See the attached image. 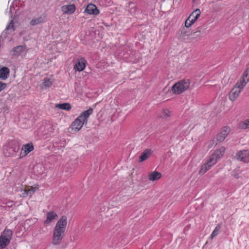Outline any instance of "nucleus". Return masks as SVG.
<instances>
[{"label": "nucleus", "mask_w": 249, "mask_h": 249, "mask_svg": "<svg viewBox=\"0 0 249 249\" xmlns=\"http://www.w3.org/2000/svg\"><path fill=\"white\" fill-rule=\"evenodd\" d=\"M67 224V217L65 215L61 217L57 222L53 231L52 243L54 245H59L65 235Z\"/></svg>", "instance_id": "f257e3e1"}, {"label": "nucleus", "mask_w": 249, "mask_h": 249, "mask_svg": "<svg viewBox=\"0 0 249 249\" xmlns=\"http://www.w3.org/2000/svg\"><path fill=\"white\" fill-rule=\"evenodd\" d=\"M93 109L89 108L87 110L84 111L80 116L78 117L71 124L70 128L75 131H79L83 126V124L87 123V119L89 116L92 114Z\"/></svg>", "instance_id": "f03ea898"}, {"label": "nucleus", "mask_w": 249, "mask_h": 249, "mask_svg": "<svg viewBox=\"0 0 249 249\" xmlns=\"http://www.w3.org/2000/svg\"><path fill=\"white\" fill-rule=\"evenodd\" d=\"M189 86V80H182L174 84L172 87V90L174 94H179L187 90Z\"/></svg>", "instance_id": "7ed1b4c3"}, {"label": "nucleus", "mask_w": 249, "mask_h": 249, "mask_svg": "<svg viewBox=\"0 0 249 249\" xmlns=\"http://www.w3.org/2000/svg\"><path fill=\"white\" fill-rule=\"evenodd\" d=\"M12 236L10 230H4L0 236V249L5 248L10 243Z\"/></svg>", "instance_id": "20e7f679"}, {"label": "nucleus", "mask_w": 249, "mask_h": 249, "mask_svg": "<svg viewBox=\"0 0 249 249\" xmlns=\"http://www.w3.org/2000/svg\"><path fill=\"white\" fill-rule=\"evenodd\" d=\"M216 162H217L215 161V160L214 159V158H212L210 157L208 161L202 165L200 170L199 171V174H204L211 168L212 166L214 165Z\"/></svg>", "instance_id": "39448f33"}, {"label": "nucleus", "mask_w": 249, "mask_h": 249, "mask_svg": "<svg viewBox=\"0 0 249 249\" xmlns=\"http://www.w3.org/2000/svg\"><path fill=\"white\" fill-rule=\"evenodd\" d=\"M180 37L184 39H188L190 37L195 35V34L197 36H199L200 33V31L192 32L189 28H186L185 27L181 28L180 30Z\"/></svg>", "instance_id": "423d86ee"}, {"label": "nucleus", "mask_w": 249, "mask_h": 249, "mask_svg": "<svg viewBox=\"0 0 249 249\" xmlns=\"http://www.w3.org/2000/svg\"><path fill=\"white\" fill-rule=\"evenodd\" d=\"M231 129L228 126L224 127L221 131L217 135L216 139L218 142H221L223 141L225 138L230 133Z\"/></svg>", "instance_id": "0eeeda50"}, {"label": "nucleus", "mask_w": 249, "mask_h": 249, "mask_svg": "<svg viewBox=\"0 0 249 249\" xmlns=\"http://www.w3.org/2000/svg\"><path fill=\"white\" fill-rule=\"evenodd\" d=\"M19 147L7 146L4 149V153L7 157L14 156L19 150Z\"/></svg>", "instance_id": "6e6552de"}, {"label": "nucleus", "mask_w": 249, "mask_h": 249, "mask_svg": "<svg viewBox=\"0 0 249 249\" xmlns=\"http://www.w3.org/2000/svg\"><path fill=\"white\" fill-rule=\"evenodd\" d=\"M237 158L244 162H249V153L247 151L239 152L237 155Z\"/></svg>", "instance_id": "1a4fd4ad"}, {"label": "nucleus", "mask_w": 249, "mask_h": 249, "mask_svg": "<svg viewBox=\"0 0 249 249\" xmlns=\"http://www.w3.org/2000/svg\"><path fill=\"white\" fill-rule=\"evenodd\" d=\"M85 12L89 14L97 15L99 14V10L97 7L93 4H89L87 5Z\"/></svg>", "instance_id": "9d476101"}, {"label": "nucleus", "mask_w": 249, "mask_h": 249, "mask_svg": "<svg viewBox=\"0 0 249 249\" xmlns=\"http://www.w3.org/2000/svg\"><path fill=\"white\" fill-rule=\"evenodd\" d=\"M240 92L241 90L240 89H238L237 87H234L229 93L230 99L232 101H234L239 96Z\"/></svg>", "instance_id": "9b49d317"}, {"label": "nucleus", "mask_w": 249, "mask_h": 249, "mask_svg": "<svg viewBox=\"0 0 249 249\" xmlns=\"http://www.w3.org/2000/svg\"><path fill=\"white\" fill-rule=\"evenodd\" d=\"M85 68V60L84 58L77 60L74 66V69L79 71H83Z\"/></svg>", "instance_id": "f8f14e48"}, {"label": "nucleus", "mask_w": 249, "mask_h": 249, "mask_svg": "<svg viewBox=\"0 0 249 249\" xmlns=\"http://www.w3.org/2000/svg\"><path fill=\"white\" fill-rule=\"evenodd\" d=\"M226 148L224 147H220L218 150H216L210 157L214 158L217 162V160L220 158L225 153Z\"/></svg>", "instance_id": "ddd939ff"}, {"label": "nucleus", "mask_w": 249, "mask_h": 249, "mask_svg": "<svg viewBox=\"0 0 249 249\" xmlns=\"http://www.w3.org/2000/svg\"><path fill=\"white\" fill-rule=\"evenodd\" d=\"M152 151L150 149H146L142 152L139 157V162H141L146 160L152 154Z\"/></svg>", "instance_id": "4468645a"}, {"label": "nucleus", "mask_w": 249, "mask_h": 249, "mask_svg": "<svg viewBox=\"0 0 249 249\" xmlns=\"http://www.w3.org/2000/svg\"><path fill=\"white\" fill-rule=\"evenodd\" d=\"M56 217L57 215L55 212L52 211L46 214V220L44 221V225H47Z\"/></svg>", "instance_id": "2eb2a0df"}, {"label": "nucleus", "mask_w": 249, "mask_h": 249, "mask_svg": "<svg viewBox=\"0 0 249 249\" xmlns=\"http://www.w3.org/2000/svg\"><path fill=\"white\" fill-rule=\"evenodd\" d=\"M62 11L68 14H72L75 10V7L73 4L63 6L61 8Z\"/></svg>", "instance_id": "dca6fc26"}, {"label": "nucleus", "mask_w": 249, "mask_h": 249, "mask_svg": "<svg viewBox=\"0 0 249 249\" xmlns=\"http://www.w3.org/2000/svg\"><path fill=\"white\" fill-rule=\"evenodd\" d=\"M23 46L19 45L14 47L10 51V53L12 56H18L23 51Z\"/></svg>", "instance_id": "f3484780"}, {"label": "nucleus", "mask_w": 249, "mask_h": 249, "mask_svg": "<svg viewBox=\"0 0 249 249\" xmlns=\"http://www.w3.org/2000/svg\"><path fill=\"white\" fill-rule=\"evenodd\" d=\"M162 177L161 174L157 171H154L149 174L148 179L150 181H155L160 179Z\"/></svg>", "instance_id": "a211bd4d"}, {"label": "nucleus", "mask_w": 249, "mask_h": 249, "mask_svg": "<svg viewBox=\"0 0 249 249\" xmlns=\"http://www.w3.org/2000/svg\"><path fill=\"white\" fill-rule=\"evenodd\" d=\"M9 69L6 67H3L0 69V78L2 80H6L9 74Z\"/></svg>", "instance_id": "6ab92c4d"}, {"label": "nucleus", "mask_w": 249, "mask_h": 249, "mask_svg": "<svg viewBox=\"0 0 249 249\" xmlns=\"http://www.w3.org/2000/svg\"><path fill=\"white\" fill-rule=\"evenodd\" d=\"M119 212V209L118 207H109L107 211V216H111L116 215Z\"/></svg>", "instance_id": "aec40b11"}, {"label": "nucleus", "mask_w": 249, "mask_h": 249, "mask_svg": "<svg viewBox=\"0 0 249 249\" xmlns=\"http://www.w3.org/2000/svg\"><path fill=\"white\" fill-rule=\"evenodd\" d=\"M34 150V146L32 143H27L22 148V151H24V155H27L29 153Z\"/></svg>", "instance_id": "412c9836"}, {"label": "nucleus", "mask_w": 249, "mask_h": 249, "mask_svg": "<svg viewBox=\"0 0 249 249\" xmlns=\"http://www.w3.org/2000/svg\"><path fill=\"white\" fill-rule=\"evenodd\" d=\"M200 14L201 11L200 9H196L192 13V14L189 16V17H191V20H194L195 23L200 16Z\"/></svg>", "instance_id": "4be33fe9"}, {"label": "nucleus", "mask_w": 249, "mask_h": 249, "mask_svg": "<svg viewBox=\"0 0 249 249\" xmlns=\"http://www.w3.org/2000/svg\"><path fill=\"white\" fill-rule=\"evenodd\" d=\"M55 107L58 108L66 110H69L71 107V105L67 103L56 104Z\"/></svg>", "instance_id": "5701e85b"}, {"label": "nucleus", "mask_w": 249, "mask_h": 249, "mask_svg": "<svg viewBox=\"0 0 249 249\" xmlns=\"http://www.w3.org/2000/svg\"><path fill=\"white\" fill-rule=\"evenodd\" d=\"M248 82H246L244 79L241 78L239 81H238L236 85L234 86L235 87H237L238 89H240L241 91L242 89H243L244 87L246 86Z\"/></svg>", "instance_id": "b1692460"}, {"label": "nucleus", "mask_w": 249, "mask_h": 249, "mask_svg": "<svg viewBox=\"0 0 249 249\" xmlns=\"http://www.w3.org/2000/svg\"><path fill=\"white\" fill-rule=\"evenodd\" d=\"M43 22V18L42 17H39L37 18L33 19L31 22L30 24L32 25H36L39 23H40L41 22Z\"/></svg>", "instance_id": "393cba45"}, {"label": "nucleus", "mask_w": 249, "mask_h": 249, "mask_svg": "<svg viewBox=\"0 0 249 249\" xmlns=\"http://www.w3.org/2000/svg\"><path fill=\"white\" fill-rule=\"evenodd\" d=\"M42 85L45 88H48L52 85V82L49 78H44Z\"/></svg>", "instance_id": "a878e982"}, {"label": "nucleus", "mask_w": 249, "mask_h": 249, "mask_svg": "<svg viewBox=\"0 0 249 249\" xmlns=\"http://www.w3.org/2000/svg\"><path fill=\"white\" fill-rule=\"evenodd\" d=\"M194 23V20H191V17H188L185 22V28H189Z\"/></svg>", "instance_id": "bb28decb"}, {"label": "nucleus", "mask_w": 249, "mask_h": 249, "mask_svg": "<svg viewBox=\"0 0 249 249\" xmlns=\"http://www.w3.org/2000/svg\"><path fill=\"white\" fill-rule=\"evenodd\" d=\"M244 79L246 82H248L249 81V68H248L246 71L244 72L243 77L242 78Z\"/></svg>", "instance_id": "cd10ccee"}, {"label": "nucleus", "mask_w": 249, "mask_h": 249, "mask_svg": "<svg viewBox=\"0 0 249 249\" xmlns=\"http://www.w3.org/2000/svg\"><path fill=\"white\" fill-rule=\"evenodd\" d=\"M172 112L168 109H164L163 110V115L164 118H167L171 115Z\"/></svg>", "instance_id": "c85d7f7f"}, {"label": "nucleus", "mask_w": 249, "mask_h": 249, "mask_svg": "<svg viewBox=\"0 0 249 249\" xmlns=\"http://www.w3.org/2000/svg\"><path fill=\"white\" fill-rule=\"evenodd\" d=\"M220 228V227L219 226H217L215 227V229L214 230V231H213V232H212V233L211 234V237L212 238L216 236L218 234Z\"/></svg>", "instance_id": "c756f323"}, {"label": "nucleus", "mask_w": 249, "mask_h": 249, "mask_svg": "<svg viewBox=\"0 0 249 249\" xmlns=\"http://www.w3.org/2000/svg\"><path fill=\"white\" fill-rule=\"evenodd\" d=\"M241 127L243 129L249 128V119L246 120L241 124Z\"/></svg>", "instance_id": "7c9ffc66"}, {"label": "nucleus", "mask_w": 249, "mask_h": 249, "mask_svg": "<svg viewBox=\"0 0 249 249\" xmlns=\"http://www.w3.org/2000/svg\"><path fill=\"white\" fill-rule=\"evenodd\" d=\"M14 24L13 21H11L9 24L7 26L5 30L8 31L10 29H13L14 28Z\"/></svg>", "instance_id": "2f4dec72"}, {"label": "nucleus", "mask_w": 249, "mask_h": 249, "mask_svg": "<svg viewBox=\"0 0 249 249\" xmlns=\"http://www.w3.org/2000/svg\"><path fill=\"white\" fill-rule=\"evenodd\" d=\"M29 195L31 196L36 191V188L32 187L31 189L27 190Z\"/></svg>", "instance_id": "473e14b6"}, {"label": "nucleus", "mask_w": 249, "mask_h": 249, "mask_svg": "<svg viewBox=\"0 0 249 249\" xmlns=\"http://www.w3.org/2000/svg\"><path fill=\"white\" fill-rule=\"evenodd\" d=\"M6 87V84L0 82V91L4 89Z\"/></svg>", "instance_id": "72a5a7b5"}, {"label": "nucleus", "mask_w": 249, "mask_h": 249, "mask_svg": "<svg viewBox=\"0 0 249 249\" xmlns=\"http://www.w3.org/2000/svg\"><path fill=\"white\" fill-rule=\"evenodd\" d=\"M14 205H15V203L14 201H11L6 203V206L8 207H12Z\"/></svg>", "instance_id": "f704fd0d"}, {"label": "nucleus", "mask_w": 249, "mask_h": 249, "mask_svg": "<svg viewBox=\"0 0 249 249\" xmlns=\"http://www.w3.org/2000/svg\"><path fill=\"white\" fill-rule=\"evenodd\" d=\"M28 195H29V194L28 193L27 190H23V193L22 194L21 196L22 197H26Z\"/></svg>", "instance_id": "c9c22d12"}, {"label": "nucleus", "mask_w": 249, "mask_h": 249, "mask_svg": "<svg viewBox=\"0 0 249 249\" xmlns=\"http://www.w3.org/2000/svg\"><path fill=\"white\" fill-rule=\"evenodd\" d=\"M196 0H193V1L194 2Z\"/></svg>", "instance_id": "e433bc0d"}]
</instances>
